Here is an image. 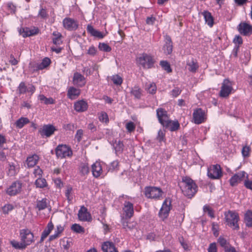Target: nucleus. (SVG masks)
Wrapping results in <instances>:
<instances>
[{"mask_svg": "<svg viewBox=\"0 0 252 252\" xmlns=\"http://www.w3.org/2000/svg\"><path fill=\"white\" fill-rule=\"evenodd\" d=\"M182 183L183 184L182 189L183 193L188 198H191L197 191V185L192 179L188 177L183 178Z\"/></svg>", "mask_w": 252, "mask_h": 252, "instance_id": "obj_1", "label": "nucleus"}, {"mask_svg": "<svg viewBox=\"0 0 252 252\" xmlns=\"http://www.w3.org/2000/svg\"><path fill=\"white\" fill-rule=\"evenodd\" d=\"M227 224L233 229L238 230L239 226L238 221L239 220L238 214L231 211H228L224 214Z\"/></svg>", "mask_w": 252, "mask_h": 252, "instance_id": "obj_2", "label": "nucleus"}, {"mask_svg": "<svg viewBox=\"0 0 252 252\" xmlns=\"http://www.w3.org/2000/svg\"><path fill=\"white\" fill-rule=\"evenodd\" d=\"M137 62L143 68L149 69L154 66L155 61L150 55L143 53L137 58Z\"/></svg>", "mask_w": 252, "mask_h": 252, "instance_id": "obj_3", "label": "nucleus"}, {"mask_svg": "<svg viewBox=\"0 0 252 252\" xmlns=\"http://www.w3.org/2000/svg\"><path fill=\"white\" fill-rule=\"evenodd\" d=\"M163 192L160 188L155 187H147L145 188V196L149 198L159 199Z\"/></svg>", "mask_w": 252, "mask_h": 252, "instance_id": "obj_4", "label": "nucleus"}, {"mask_svg": "<svg viewBox=\"0 0 252 252\" xmlns=\"http://www.w3.org/2000/svg\"><path fill=\"white\" fill-rule=\"evenodd\" d=\"M56 155L58 158L70 157L72 155L71 149L66 145H59L55 149Z\"/></svg>", "mask_w": 252, "mask_h": 252, "instance_id": "obj_5", "label": "nucleus"}, {"mask_svg": "<svg viewBox=\"0 0 252 252\" xmlns=\"http://www.w3.org/2000/svg\"><path fill=\"white\" fill-rule=\"evenodd\" d=\"M20 235L21 241L26 247L30 245L33 241V234L28 229L21 230Z\"/></svg>", "mask_w": 252, "mask_h": 252, "instance_id": "obj_6", "label": "nucleus"}, {"mask_svg": "<svg viewBox=\"0 0 252 252\" xmlns=\"http://www.w3.org/2000/svg\"><path fill=\"white\" fill-rule=\"evenodd\" d=\"M171 201L169 198H166L164 201L158 213L159 216L162 219H166L168 216L171 207Z\"/></svg>", "mask_w": 252, "mask_h": 252, "instance_id": "obj_7", "label": "nucleus"}, {"mask_svg": "<svg viewBox=\"0 0 252 252\" xmlns=\"http://www.w3.org/2000/svg\"><path fill=\"white\" fill-rule=\"evenodd\" d=\"M57 130L56 127L52 125H44L42 128L39 129L38 132L42 137H44V136L49 137L52 135Z\"/></svg>", "mask_w": 252, "mask_h": 252, "instance_id": "obj_8", "label": "nucleus"}, {"mask_svg": "<svg viewBox=\"0 0 252 252\" xmlns=\"http://www.w3.org/2000/svg\"><path fill=\"white\" fill-rule=\"evenodd\" d=\"M22 184L19 181H15L7 188L6 193L10 195L14 196L19 193L22 190Z\"/></svg>", "mask_w": 252, "mask_h": 252, "instance_id": "obj_9", "label": "nucleus"}, {"mask_svg": "<svg viewBox=\"0 0 252 252\" xmlns=\"http://www.w3.org/2000/svg\"><path fill=\"white\" fill-rule=\"evenodd\" d=\"M208 177L212 179L220 178L222 176L221 170L219 165H214L208 169Z\"/></svg>", "mask_w": 252, "mask_h": 252, "instance_id": "obj_10", "label": "nucleus"}, {"mask_svg": "<svg viewBox=\"0 0 252 252\" xmlns=\"http://www.w3.org/2000/svg\"><path fill=\"white\" fill-rule=\"evenodd\" d=\"M232 90V87L228 79H224L222 84L221 90L220 92V95L221 97H227L230 94Z\"/></svg>", "mask_w": 252, "mask_h": 252, "instance_id": "obj_11", "label": "nucleus"}, {"mask_svg": "<svg viewBox=\"0 0 252 252\" xmlns=\"http://www.w3.org/2000/svg\"><path fill=\"white\" fill-rule=\"evenodd\" d=\"M39 29L34 27L32 28L25 27L19 30V33L24 37H26L36 35L39 32Z\"/></svg>", "mask_w": 252, "mask_h": 252, "instance_id": "obj_12", "label": "nucleus"}, {"mask_svg": "<svg viewBox=\"0 0 252 252\" xmlns=\"http://www.w3.org/2000/svg\"><path fill=\"white\" fill-rule=\"evenodd\" d=\"M238 30L241 34L248 36L252 33V26L246 23H241L238 27Z\"/></svg>", "mask_w": 252, "mask_h": 252, "instance_id": "obj_13", "label": "nucleus"}, {"mask_svg": "<svg viewBox=\"0 0 252 252\" xmlns=\"http://www.w3.org/2000/svg\"><path fill=\"white\" fill-rule=\"evenodd\" d=\"M79 219L82 221H90L92 220L91 214L88 212V209L84 206L81 207L78 214Z\"/></svg>", "mask_w": 252, "mask_h": 252, "instance_id": "obj_14", "label": "nucleus"}, {"mask_svg": "<svg viewBox=\"0 0 252 252\" xmlns=\"http://www.w3.org/2000/svg\"><path fill=\"white\" fill-rule=\"evenodd\" d=\"M204 111L201 108L194 110L193 113V118L196 124H200L204 122Z\"/></svg>", "mask_w": 252, "mask_h": 252, "instance_id": "obj_15", "label": "nucleus"}, {"mask_svg": "<svg viewBox=\"0 0 252 252\" xmlns=\"http://www.w3.org/2000/svg\"><path fill=\"white\" fill-rule=\"evenodd\" d=\"M246 173L245 171H241L235 174L229 180L231 186H235L245 178Z\"/></svg>", "mask_w": 252, "mask_h": 252, "instance_id": "obj_16", "label": "nucleus"}, {"mask_svg": "<svg viewBox=\"0 0 252 252\" xmlns=\"http://www.w3.org/2000/svg\"><path fill=\"white\" fill-rule=\"evenodd\" d=\"M126 219H130L134 214L133 205L129 201H125L123 208Z\"/></svg>", "mask_w": 252, "mask_h": 252, "instance_id": "obj_17", "label": "nucleus"}, {"mask_svg": "<svg viewBox=\"0 0 252 252\" xmlns=\"http://www.w3.org/2000/svg\"><path fill=\"white\" fill-rule=\"evenodd\" d=\"M163 127L168 128L171 131H175L180 128V124L178 121L168 120L162 125Z\"/></svg>", "mask_w": 252, "mask_h": 252, "instance_id": "obj_18", "label": "nucleus"}, {"mask_svg": "<svg viewBox=\"0 0 252 252\" xmlns=\"http://www.w3.org/2000/svg\"><path fill=\"white\" fill-rule=\"evenodd\" d=\"M73 83L74 85L82 87L86 84L85 77L80 73L75 72L73 75Z\"/></svg>", "mask_w": 252, "mask_h": 252, "instance_id": "obj_19", "label": "nucleus"}, {"mask_svg": "<svg viewBox=\"0 0 252 252\" xmlns=\"http://www.w3.org/2000/svg\"><path fill=\"white\" fill-rule=\"evenodd\" d=\"M157 115L159 122L162 125L169 119L167 111L162 108H158L157 110Z\"/></svg>", "mask_w": 252, "mask_h": 252, "instance_id": "obj_20", "label": "nucleus"}, {"mask_svg": "<svg viewBox=\"0 0 252 252\" xmlns=\"http://www.w3.org/2000/svg\"><path fill=\"white\" fill-rule=\"evenodd\" d=\"M63 25L65 29L70 31L75 30L78 28V25L76 24V22L74 20L69 18H66L63 20Z\"/></svg>", "mask_w": 252, "mask_h": 252, "instance_id": "obj_21", "label": "nucleus"}, {"mask_svg": "<svg viewBox=\"0 0 252 252\" xmlns=\"http://www.w3.org/2000/svg\"><path fill=\"white\" fill-rule=\"evenodd\" d=\"M173 45L171 37L169 35L165 36V43L163 47L164 53L166 55H169L172 52Z\"/></svg>", "mask_w": 252, "mask_h": 252, "instance_id": "obj_22", "label": "nucleus"}, {"mask_svg": "<svg viewBox=\"0 0 252 252\" xmlns=\"http://www.w3.org/2000/svg\"><path fill=\"white\" fill-rule=\"evenodd\" d=\"M74 108L78 112H84L88 109V104L83 100H79L74 103Z\"/></svg>", "mask_w": 252, "mask_h": 252, "instance_id": "obj_23", "label": "nucleus"}, {"mask_svg": "<svg viewBox=\"0 0 252 252\" xmlns=\"http://www.w3.org/2000/svg\"><path fill=\"white\" fill-rule=\"evenodd\" d=\"M101 249L103 252H118L112 242H105L101 246Z\"/></svg>", "mask_w": 252, "mask_h": 252, "instance_id": "obj_24", "label": "nucleus"}, {"mask_svg": "<svg viewBox=\"0 0 252 252\" xmlns=\"http://www.w3.org/2000/svg\"><path fill=\"white\" fill-rule=\"evenodd\" d=\"M187 65L188 66V70L192 73L196 72L199 68L196 60L193 58L188 61Z\"/></svg>", "mask_w": 252, "mask_h": 252, "instance_id": "obj_25", "label": "nucleus"}, {"mask_svg": "<svg viewBox=\"0 0 252 252\" xmlns=\"http://www.w3.org/2000/svg\"><path fill=\"white\" fill-rule=\"evenodd\" d=\"M87 30L88 32L93 36L98 37V38H102L104 36L101 32L95 30L91 25H88Z\"/></svg>", "mask_w": 252, "mask_h": 252, "instance_id": "obj_26", "label": "nucleus"}, {"mask_svg": "<svg viewBox=\"0 0 252 252\" xmlns=\"http://www.w3.org/2000/svg\"><path fill=\"white\" fill-rule=\"evenodd\" d=\"M93 176L96 178L99 177L102 172L101 166L99 162H95L92 166Z\"/></svg>", "mask_w": 252, "mask_h": 252, "instance_id": "obj_27", "label": "nucleus"}, {"mask_svg": "<svg viewBox=\"0 0 252 252\" xmlns=\"http://www.w3.org/2000/svg\"><path fill=\"white\" fill-rule=\"evenodd\" d=\"M202 14L204 16L206 23L210 27H213L214 25V18L211 13L208 11H204L202 13Z\"/></svg>", "mask_w": 252, "mask_h": 252, "instance_id": "obj_28", "label": "nucleus"}, {"mask_svg": "<svg viewBox=\"0 0 252 252\" xmlns=\"http://www.w3.org/2000/svg\"><path fill=\"white\" fill-rule=\"evenodd\" d=\"M39 159V157L37 155H34L32 156L29 157L27 159V165L29 167H33Z\"/></svg>", "mask_w": 252, "mask_h": 252, "instance_id": "obj_29", "label": "nucleus"}, {"mask_svg": "<svg viewBox=\"0 0 252 252\" xmlns=\"http://www.w3.org/2000/svg\"><path fill=\"white\" fill-rule=\"evenodd\" d=\"M30 123V120L28 118L26 117H21L16 121L15 122L16 126L19 128H22L25 125L29 124Z\"/></svg>", "mask_w": 252, "mask_h": 252, "instance_id": "obj_30", "label": "nucleus"}, {"mask_svg": "<svg viewBox=\"0 0 252 252\" xmlns=\"http://www.w3.org/2000/svg\"><path fill=\"white\" fill-rule=\"evenodd\" d=\"M245 220L246 226L252 227V211L248 210L245 215Z\"/></svg>", "mask_w": 252, "mask_h": 252, "instance_id": "obj_31", "label": "nucleus"}, {"mask_svg": "<svg viewBox=\"0 0 252 252\" xmlns=\"http://www.w3.org/2000/svg\"><path fill=\"white\" fill-rule=\"evenodd\" d=\"M80 94V90L73 87H70L67 91V95L69 98L71 99L73 98V96H77Z\"/></svg>", "mask_w": 252, "mask_h": 252, "instance_id": "obj_32", "label": "nucleus"}, {"mask_svg": "<svg viewBox=\"0 0 252 252\" xmlns=\"http://www.w3.org/2000/svg\"><path fill=\"white\" fill-rule=\"evenodd\" d=\"M51 63V60L48 58H45L42 60V62L38 64V69H43L46 67H47Z\"/></svg>", "mask_w": 252, "mask_h": 252, "instance_id": "obj_33", "label": "nucleus"}, {"mask_svg": "<svg viewBox=\"0 0 252 252\" xmlns=\"http://www.w3.org/2000/svg\"><path fill=\"white\" fill-rule=\"evenodd\" d=\"M11 244L12 247L17 249L23 250L25 249L27 247L22 241L19 242L15 240L11 241Z\"/></svg>", "mask_w": 252, "mask_h": 252, "instance_id": "obj_34", "label": "nucleus"}, {"mask_svg": "<svg viewBox=\"0 0 252 252\" xmlns=\"http://www.w3.org/2000/svg\"><path fill=\"white\" fill-rule=\"evenodd\" d=\"M145 89L151 94L156 93L157 87L155 83L147 84L145 86Z\"/></svg>", "mask_w": 252, "mask_h": 252, "instance_id": "obj_35", "label": "nucleus"}, {"mask_svg": "<svg viewBox=\"0 0 252 252\" xmlns=\"http://www.w3.org/2000/svg\"><path fill=\"white\" fill-rule=\"evenodd\" d=\"M35 184L36 187L43 188L47 186V182L45 179L39 177L35 181Z\"/></svg>", "mask_w": 252, "mask_h": 252, "instance_id": "obj_36", "label": "nucleus"}, {"mask_svg": "<svg viewBox=\"0 0 252 252\" xmlns=\"http://www.w3.org/2000/svg\"><path fill=\"white\" fill-rule=\"evenodd\" d=\"M53 35L55 36L53 38L52 40L53 42L55 45H60L62 43V41L61 40L62 34L59 33L53 32Z\"/></svg>", "mask_w": 252, "mask_h": 252, "instance_id": "obj_37", "label": "nucleus"}, {"mask_svg": "<svg viewBox=\"0 0 252 252\" xmlns=\"http://www.w3.org/2000/svg\"><path fill=\"white\" fill-rule=\"evenodd\" d=\"M38 97L39 99L43 101L45 104H54L55 103L54 100L52 98H47L43 94H40Z\"/></svg>", "mask_w": 252, "mask_h": 252, "instance_id": "obj_38", "label": "nucleus"}, {"mask_svg": "<svg viewBox=\"0 0 252 252\" xmlns=\"http://www.w3.org/2000/svg\"><path fill=\"white\" fill-rule=\"evenodd\" d=\"M130 93L136 98H140L141 96V90L139 87H134L132 89Z\"/></svg>", "mask_w": 252, "mask_h": 252, "instance_id": "obj_39", "label": "nucleus"}, {"mask_svg": "<svg viewBox=\"0 0 252 252\" xmlns=\"http://www.w3.org/2000/svg\"><path fill=\"white\" fill-rule=\"evenodd\" d=\"M80 172L83 176L87 175L89 172V168L88 165L86 163H82L80 165Z\"/></svg>", "mask_w": 252, "mask_h": 252, "instance_id": "obj_40", "label": "nucleus"}, {"mask_svg": "<svg viewBox=\"0 0 252 252\" xmlns=\"http://www.w3.org/2000/svg\"><path fill=\"white\" fill-rule=\"evenodd\" d=\"M160 65L162 68L168 73L172 72V69L170 67V64L166 61H161L160 62Z\"/></svg>", "mask_w": 252, "mask_h": 252, "instance_id": "obj_41", "label": "nucleus"}, {"mask_svg": "<svg viewBox=\"0 0 252 252\" xmlns=\"http://www.w3.org/2000/svg\"><path fill=\"white\" fill-rule=\"evenodd\" d=\"M71 230L78 233H84V228L78 224L75 223L71 226Z\"/></svg>", "mask_w": 252, "mask_h": 252, "instance_id": "obj_42", "label": "nucleus"}, {"mask_svg": "<svg viewBox=\"0 0 252 252\" xmlns=\"http://www.w3.org/2000/svg\"><path fill=\"white\" fill-rule=\"evenodd\" d=\"M46 199H43L41 200L37 201L36 207L40 211L45 209L47 207Z\"/></svg>", "mask_w": 252, "mask_h": 252, "instance_id": "obj_43", "label": "nucleus"}, {"mask_svg": "<svg viewBox=\"0 0 252 252\" xmlns=\"http://www.w3.org/2000/svg\"><path fill=\"white\" fill-rule=\"evenodd\" d=\"M28 90V89L27 87L26 86L25 83L23 82H21L17 89V91L18 92L19 94H24L26 93Z\"/></svg>", "mask_w": 252, "mask_h": 252, "instance_id": "obj_44", "label": "nucleus"}, {"mask_svg": "<svg viewBox=\"0 0 252 252\" xmlns=\"http://www.w3.org/2000/svg\"><path fill=\"white\" fill-rule=\"evenodd\" d=\"M98 48L100 51L109 52L111 51V47L105 43H100L98 45Z\"/></svg>", "mask_w": 252, "mask_h": 252, "instance_id": "obj_45", "label": "nucleus"}, {"mask_svg": "<svg viewBox=\"0 0 252 252\" xmlns=\"http://www.w3.org/2000/svg\"><path fill=\"white\" fill-rule=\"evenodd\" d=\"M203 211L205 213H207L208 215L211 218H215L214 211L209 206L207 205L204 206Z\"/></svg>", "mask_w": 252, "mask_h": 252, "instance_id": "obj_46", "label": "nucleus"}, {"mask_svg": "<svg viewBox=\"0 0 252 252\" xmlns=\"http://www.w3.org/2000/svg\"><path fill=\"white\" fill-rule=\"evenodd\" d=\"M113 83L116 85H121L123 83V79L119 75H113L112 78Z\"/></svg>", "mask_w": 252, "mask_h": 252, "instance_id": "obj_47", "label": "nucleus"}, {"mask_svg": "<svg viewBox=\"0 0 252 252\" xmlns=\"http://www.w3.org/2000/svg\"><path fill=\"white\" fill-rule=\"evenodd\" d=\"M182 92V90L178 87H175L170 92V94L173 97H176L179 95Z\"/></svg>", "mask_w": 252, "mask_h": 252, "instance_id": "obj_48", "label": "nucleus"}, {"mask_svg": "<svg viewBox=\"0 0 252 252\" xmlns=\"http://www.w3.org/2000/svg\"><path fill=\"white\" fill-rule=\"evenodd\" d=\"M114 147L116 153L122 152L123 150L124 145L121 141H119L118 142H116Z\"/></svg>", "mask_w": 252, "mask_h": 252, "instance_id": "obj_49", "label": "nucleus"}, {"mask_svg": "<svg viewBox=\"0 0 252 252\" xmlns=\"http://www.w3.org/2000/svg\"><path fill=\"white\" fill-rule=\"evenodd\" d=\"M251 151V148L250 146L247 145L243 147L242 150V154L244 158L249 157L250 156V152Z\"/></svg>", "mask_w": 252, "mask_h": 252, "instance_id": "obj_50", "label": "nucleus"}, {"mask_svg": "<svg viewBox=\"0 0 252 252\" xmlns=\"http://www.w3.org/2000/svg\"><path fill=\"white\" fill-rule=\"evenodd\" d=\"M13 209V206L10 204H6L2 208L3 213L5 214H7L10 211L12 210Z\"/></svg>", "mask_w": 252, "mask_h": 252, "instance_id": "obj_51", "label": "nucleus"}, {"mask_svg": "<svg viewBox=\"0 0 252 252\" xmlns=\"http://www.w3.org/2000/svg\"><path fill=\"white\" fill-rule=\"evenodd\" d=\"M123 227L126 230H132L135 227V225L131 223H128L127 221H124L122 223Z\"/></svg>", "mask_w": 252, "mask_h": 252, "instance_id": "obj_52", "label": "nucleus"}, {"mask_svg": "<svg viewBox=\"0 0 252 252\" xmlns=\"http://www.w3.org/2000/svg\"><path fill=\"white\" fill-rule=\"evenodd\" d=\"M248 177V175L246 174V180L244 182V186L247 189L252 190V181L249 180Z\"/></svg>", "mask_w": 252, "mask_h": 252, "instance_id": "obj_53", "label": "nucleus"}, {"mask_svg": "<svg viewBox=\"0 0 252 252\" xmlns=\"http://www.w3.org/2000/svg\"><path fill=\"white\" fill-rule=\"evenodd\" d=\"M126 128L128 132L133 131L135 128V126L134 123L129 122L126 125Z\"/></svg>", "mask_w": 252, "mask_h": 252, "instance_id": "obj_54", "label": "nucleus"}, {"mask_svg": "<svg viewBox=\"0 0 252 252\" xmlns=\"http://www.w3.org/2000/svg\"><path fill=\"white\" fill-rule=\"evenodd\" d=\"M218 242L221 247L224 248V250H225V248H228L226 246L227 241L224 238L220 237L218 239Z\"/></svg>", "mask_w": 252, "mask_h": 252, "instance_id": "obj_55", "label": "nucleus"}, {"mask_svg": "<svg viewBox=\"0 0 252 252\" xmlns=\"http://www.w3.org/2000/svg\"><path fill=\"white\" fill-rule=\"evenodd\" d=\"M164 136H165V134L163 132L162 130H161V129H160L158 132V136L157 137V139L159 141V142H161V141H164Z\"/></svg>", "mask_w": 252, "mask_h": 252, "instance_id": "obj_56", "label": "nucleus"}, {"mask_svg": "<svg viewBox=\"0 0 252 252\" xmlns=\"http://www.w3.org/2000/svg\"><path fill=\"white\" fill-rule=\"evenodd\" d=\"M99 119L100 121L105 123H107L109 121L108 115L105 112L101 113V115L99 117Z\"/></svg>", "mask_w": 252, "mask_h": 252, "instance_id": "obj_57", "label": "nucleus"}, {"mask_svg": "<svg viewBox=\"0 0 252 252\" xmlns=\"http://www.w3.org/2000/svg\"><path fill=\"white\" fill-rule=\"evenodd\" d=\"M119 166V162L118 160H115L112 162L110 164L109 167V170H111L113 171V170L116 169Z\"/></svg>", "mask_w": 252, "mask_h": 252, "instance_id": "obj_58", "label": "nucleus"}, {"mask_svg": "<svg viewBox=\"0 0 252 252\" xmlns=\"http://www.w3.org/2000/svg\"><path fill=\"white\" fill-rule=\"evenodd\" d=\"M83 134V131L82 129H78L75 134V138L77 139L78 142H80L82 139V135Z\"/></svg>", "mask_w": 252, "mask_h": 252, "instance_id": "obj_59", "label": "nucleus"}, {"mask_svg": "<svg viewBox=\"0 0 252 252\" xmlns=\"http://www.w3.org/2000/svg\"><path fill=\"white\" fill-rule=\"evenodd\" d=\"M208 252H217V249L215 243H213L210 244L208 249Z\"/></svg>", "mask_w": 252, "mask_h": 252, "instance_id": "obj_60", "label": "nucleus"}, {"mask_svg": "<svg viewBox=\"0 0 252 252\" xmlns=\"http://www.w3.org/2000/svg\"><path fill=\"white\" fill-rule=\"evenodd\" d=\"M233 42L235 44H238L239 45H241L243 43V40L242 37L240 35L235 36V38L233 39Z\"/></svg>", "mask_w": 252, "mask_h": 252, "instance_id": "obj_61", "label": "nucleus"}, {"mask_svg": "<svg viewBox=\"0 0 252 252\" xmlns=\"http://www.w3.org/2000/svg\"><path fill=\"white\" fill-rule=\"evenodd\" d=\"M38 16H39L42 18L47 17L48 14L47 13L46 10L44 8H41L40 10L39 11Z\"/></svg>", "mask_w": 252, "mask_h": 252, "instance_id": "obj_62", "label": "nucleus"}, {"mask_svg": "<svg viewBox=\"0 0 252 252\" xmlns=\"http://www.w3.org/2000/svg\"><path fill=\"white\" fill-rule=\"evenodd\" d=\"M63 127L66 130L70 131H73L75 128L74 125L73 124H68L66 125H64Z\"/></svg>", "mask_w": 252, "mask_h": 252, "instance_id": "obj_63", "label": "nucleus"}, {"mask_svg": "<svg viewBox=\"0 0 252 252\" xmlns=\"http://www.w3.org/2000/svg\"><path fill=\"white\" fill-rule=\"evenodd\" d=\"M179 241L185 250H188L189 249V247L188 244L185 241L184 238L183 237L179 238Z\"/></svg>", "mask_w": 252, "mask_h": 252, "instance_id": "obj_64", "label": "nucleus"}]
</instances>
